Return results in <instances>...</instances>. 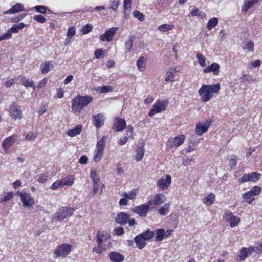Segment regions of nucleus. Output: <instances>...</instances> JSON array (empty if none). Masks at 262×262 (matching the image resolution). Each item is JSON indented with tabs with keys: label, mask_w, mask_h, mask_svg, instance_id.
Here are the masks:
<instances>
[{
	"label": "nucleus",
	"mask_w": 262,
	"mask_h": 262,
	"mask_svg": "<svg viewBox=\"0 0 262 262\" xmlns=\"http://www.w3.org/2000/svg\"><path fill=\"white\" fill-rule=\"evenodd\" d=\"M220 89V84L219 83L214 85H202L199 91V94L201 96V101L204 102L209 101L212 97L213 94L218 93Z\"/></svg>",
	"instance_id": "1"
},
{
	"label": "nucleus",
	"mask_w": 262,
	"mask_h": 262,
	"mask_svg": "<svg viewBox=\"0 0 262 262\" xmlns=\"http://www.w3.org/2000/svg\"><path fill=\"white\" fill-rule=\"evenodd\" d=\"M92 100V97L89 96H77L72 100V109L80 112L84 106H87Z\"/></svg>",
	"instance_id": "2"
},
{
	"label": "nucleus",
	"mask_w": 262,
	"mask_h": 262,
	"mask_svg": "<svg viewBox=\"0 0 262 262\" xmlns=\"http://www.w3.org/2000/svg\"><path fill=\"white\" fill-rule=\"evenodd\" d=\"M72 246L68 243H63L57 246L54 252L56 257H64L70 254L72 251Z\"/></svg>",
	"instance_id": "3"
},
{
	"label": "nucleus",
	"mask_w": 262,
	"mask_h": 262,
	"mask_svg": "<svg viewBox=\"0 0 262 262\" xmlns=\"http://www.w3.org/2000/svg\"><path fill=\"white\" fill-rule=\"evenodd\" d=\"M74 211L73 208L69 206L62 207L54 215V217L58 221L73 215Z\"/></svg>",
	"instance_id": "4"
},
{
	"label": "nucleus",
	"mask_w": 262,
	"mask_h": 262,
	"mask_svg": "<svg viewBox=\"0 0 262 262\" xmlns=\"http://www.w3.org/2000/svg\"><path fill=\"white\" fill-rule=\"evenodd\" d=\"M168 104V102L166 101L163 100H159L155 103L151 109L148 113V116L149 117H152L156 113H159L164 110Z\"/></svg>",
	"instance_id": "5"
},
{
	"label": "nucleus",
	"mask_w": 262,
	"mask_h": 262,
	"mask_svg": "<svg viewBox=\"0 0 262 262\" xmlns=\"http://www.w3.org/2000/svg\"><path fill=\"white\" fill-rule=\"evenodd\" d=\"M9 114L12 119L14 120L20 119L22 117V112L19 105L16 102H13L10 106Z\"/></svg>",
	"instance_id": "6"
},
{
	"label": "nucleus",
	"mask_w": 262,
	"mask_h": 262,
	"mask_svg": "<svg viewBox=\"0 0 262 262\" xmlns=\"http://www.w3.org/2000/svg\"><path fill=\"white\" fill-rule=\"evenodd\" d=\"M166 200L165 196L162 193H158L155 195L152 200L148 201V204L150 206V209H154L158 206L164 203Z\"/></svg>",
	"instance_id": "7"
},
{
	"label": "nucleus",
	"mask_w": 262,
	"mask_h": 262,
	"mask_svg": "<svg viewBox=\"0 0 262 262\" xmlns=\"http://www.w3.org/2000/svg\"><path fill=\"white\" fill-rule=\"evenodd\" d=\"M20 197V200L25 206H31L34 204L33 198L29 193L25 191L17 192Z\"/></svg>",
	"instance_id": "8"
},
{
	"label": "nucleus",
	"mask_w": 262,
	"mask_h": 262,
	"mask_svg": "<svg viewBox=\"0 0 262 262\" xmlns=\"http://www.w3.org/2000/svg\"><path fill=\"white\" fill-rule=\"evenodd\" d=\"M185 137L184 135L170 138L168 142L167 146L170 147H177L183 144Z\"/></svg>",
	"instance_id": "9"
},
{
	"label": "nucleus",
	"mask_w": 262,
	"mask_h": 262,
	"mask_svg": "<svg viewBox=\"0 0 262 262\" xmlns=\"http://www.w3.org/2000/svg\"><path fill=\"white\" fill-rule=\"evenodd\" d=\"M150 208V205L147 202V204H144L135 207L133 209V211L137 213L141 217H145L146 216L148 210Z\"/></svg>",
	"instance_id": "10"
},
{
	"label": "nucleus",
	"mask_w": 262,
	"mask_h": 262,
	"mask_svg": "<svg viewBox=\"0 0 262 262\" xmlns=\"http://www.w3.org/2000/svg\"><path fill=\"white\" fill-rule=\"evenodd\" d=\"M225 219L229 223L231 227H235L239 222V217L235 216L233 213L229 211H226L225 213Z\"/></svg>",
	"instance_id": "11"
},
{
	"label": "nucleus",
	"mask_w": 262,
	"mask_h": 262,
	"mask_svg": "<svg viewBox=\"0 0 262 262\" xmlns=\"http://www.w3.org/2000/svg\"><path fill=\"white\" fill-rule=\"evenodd\" d=\"M17 139L16 135H13L5 139L2 142V146L4 151L7 152L11 146H12Z\"/></svg>",
	"instance_id": "12"
},
{
	"label": "nucleus",
	"mask_w": 262,
	"mask_h": 262,
	"mask_svg": "<svg viewBox=\"0 0 262 262\" xmlns=\"http://www.w3.org/2000/svg\"><path fill=\"white\" fill-rule=\"evenodd\" d=\"M118 29L117 27H112L107 30L103 34L100 36V40L102 41H104V40L107 41H111Z\"/></svg>",
	"instance_id": "13"
},
{
	"label": "nucleus",
	"mask_w": 262,
	"mask_h": 262,
	"mask_svg": "<svg viewBox=\"0 0 262 262\" xmlns=\"http://www.w3.org/2000/svg\"><path fill=\"white\" fill-rule=\"evenodd\" d=\"M126 127V122L124 119L116 117L113 128L117 132L123 130Z\"/></svg>",
	"instance_id": "14"
},
{
	"label": "nucleus",
	"mask_w": 262,
	"mask_h": 262,
	"mask_svg": "<svg viewBox=\"0 0 262 262\" xmlns=\"http://www.w3.org/2000/svg\"><path fill=\"white\" fill-rule=\"evenodd\" d=\"M210 122L206 123L205 124H202L201 123L197 124L195 126V134L199 136L202 135L207 131Z\"/></svg>",
	"instance_id": "15"
},
{
	"label": "nucleus",
	"mask_w": 262,
	"mask_h": 262,
	"mask_svg": "<svg viewBox=\"0 0 262 262\" xmlns=\"http://www.w3.org/2000/svg\"><path fill=\"white\" fill-rule=\"evenodd\" d=\"M93 123L97 128L101 127L104 124V115L102 113H99L93 117Z\"/></svg>",
	"instance_id": "16"
},
{
	"label": "nucleus",
	"mask_w": 262,
	"mask_h": 262,
	"mask_svg": "<svg viewBox=\"0 0 262 262\" xmlns=\"http://www.w3.org/2000/svg\"><path fill=\"white\" fill-rule=\"evenodd\" d=\"M129 218V215L125 212L119 213L115 217L116 222L120 225H125Z\"/></svg>",
	"instance_id": "17"
},
{
	"label": "nucleus",
	"mask_w": 262,
	"mask_h": 262,
	"mask_svg": "<svg viewBox=\"0 0 262 262\" xmlns=\"http://www.w3.org/2000/svg\"><path fill=\"white\" fill-rule=\"evenodd\" d=\"M171 177L167 174L166 176L165 179H161L158 182V185L163 190L167 189L170 184Z\"/></svg>",
	"instance_id": "18"
},
{
	"label": "nucleus",
	"mask_w": 262,
	"mask_h": 262,
	"mask_svg": "<svg viewBox=\"0 0 262 262\" xmlns=\"http://www.w3.org/2000/svg\"><path fill=\"white\" fill-rule=\"evenodd\" d=\"M98 244L100 245H102L103 241H106L110 238V235L106 232H101L99 231L97 233Z\"/></svg>",
	"instance_id": "19"
},
{
	"label": "nucleus",
	"mask_w": 262,
	"mask_h": 262,
	"mask_svg": "<svg viewBox=\"0 0 262 262\" xmlns=\"http://www.w3.org/2000/svg\"><path fill=\"white\" fill-rule=\"evenodd\" d=\"M111 260L113 262H122L124 258V256L117 252H111L108 255Z\"/></svg>",
	"instance_id": "20"
},
{
	"label": "nucleus",
	"mask_w": 262,
	"mask_h": 262,
	"mask_svg": "<svg viewBox=\"0 0 262 262\" xmlns=\"http://www.w3.org/2000/svg\"><path fill=\"white\" fill-rule=\"evenodd\" d=\"M253 249L251 248H243L238 252V260H243L248 255L249 253H251Z\"/></svg>",
	"instance_id": "21"
},
{
	"label": "nucleus",
	"mask_w": 262,
	"mask_h": 262,
	"mask_svg": "<svg viewBox=\"0 0 262 262\" xmlns=\"http://www.w3.org/2000/svg\"><path fill=\"white\" fill-rule=\"evenodd\" d=\"M25 8L23 5L20 3H17L10 9L5 12V14H14L24 11Z\"/></svg>",
	"instance_id": "22"
},
{
	"label": "nucleus",
	"mask_w": 262,
	"mask_h": 262,
	"mask_svg": "<svg viewBox=\"0 0 262 262\" xmlns=\"http://www.w3.org/2000/svg\"><path fill=\"white\" fill-rule=\"evenodd\" d=\"M220 66L217 63H213L210 66H208L203 70V72L209 73L210 72H213L214 75H217L219 73Z\"/></svg>",
	"instance_id": "23"
},
{
	"label": "nucleus",
	"mask_w": 262,
	"mask_h": 262,
	"mask_svg": "<svg viewBox=\"0 0 262 262\" xmlns=\"http://www.w3.org/2000/svg\"><path fill=\"white\" fill-rule=\"evenodd\" d=\"M135 242L139 249H142L146 244V241L141 235H138L135 238Z\"/></svg>",
	"instance_id": "24"
},
{
	"label": "nucleus",
	"mask_w": 262,
	"mask_h": 262,
	"mask_svg": "<svg viewBox=\"0 0 262 262\" xmlns=\"http://www.w3.org/2000/svg\"><path fill=\"white\" fill-rule=\"evenodd\" d=\"M21 83L27 88L31 87L34 90H35V85L34 84L33 81L30 78H26V77H23L21 80Z\"/></svg>",
	"instance_id": "25"
},
{
	"label": "nucleus",
	"mask_w": 262,
	"mask_h": 262,
	"mask_svg": "<svg viewBox=\"0 0 262 262\" xmlns=\"http://www.w3.org/2000/svg\"><path fill=\"white\" fill-rule=\"evenodd\" d=\"M136 39L134 35H130L128 40L125 42V52L129 53L130 52L131 49L133 45V42Z\"/></svg>",
	"instance_id": "26"
},
{
	"label": "nucleus",
	"mask_w": 262,
	"mask_h": 262,
	"mask_svg": "<svg viewBox=\"0 0 262 262\" xmlns=\"http://www.w3.org/2000/svg\"><path fill=\"white\" fill-rule=\"evenodd\" d=\"M82 130V126L78 125L74 128L70 129L67 132V135L70 137H75L80 134Z\"/></svg>",
	"instance_id": "27"
},
{
	"label": "nucleus",
	"mask_w": 262,
	"mask_h": 262,
	"mask_svg": "<svg viewBox=\"0 0 262 262\" xmlns=\"http://www.w3.org/2000/svg\"><path fill=\"white\" fill-rule=\"evenodd\" d=\"M258 0H251L245 1L244 5L242 6V11L247 12V10L252 7L254 4L257 3Z\"/></svg>",
	"instance_id": "28"
},
{
	"label": "nucleus",
	"mask_w": 262,
	"mask_h": 262,
	"mask_svg": "<svg viewBox=\"0 0 262 262\" xmlns=\"http://www.w3.org/2000/svg\"><path fill=\"white\" fill-rule=\"evenodd\" d=\"M242 197L245 200V201L248 204H251L255 199L253 194L252 193V191H248L243 194Z\"/></svg>",
	"instance_id": "29"
},
{
	"label": "nucleus",
	"mask_w": 262,
	"mask_h": 262,
	"mask_svg": "<svg viewBox=\"0 0 262 262\" xmlns=\"http://www.w3.org/2000/svg\"><path fill=\"white\" fill-rule=\"evenodd\" d=\"M52 67L51 61H46L40 66L41 73L43 74H47L50 70L51 67Z\"/></svg>",
	"instance_id": "30"
},
{
	"label": "nucleus",
	"mask_w": 262,
	"mask_h": 262,
	"mask_svg": "<svg viewBox=\"0 0 262 262\" xmlns=\"http://www.w3.org/2000/svg\"><path fill=\"white\" fill-rule=\"evenodd\" d=\"M155 234V233L154 231H150L149 229H148L140 235H141L144 238V239L147 241L151 239L154 237Z\"/></svg>",
	"instance_id": "31"
},
{
	"label": "nucleus",
	"mask_w": 262,
	"mask_h": 262,
	"mask_svg": "<svg viewBox=\"0 0 262 262\" xmlns=\"http://www.w3.org/2000/svg\"><path fill=\"white\" fill-rule=\"evenodd\" d=\"M13 195L14 194L12 192H4V194L0 195V203L11 200Z\"/></svg>",
	"instance_id": "32"
},
{
	"label": "nucleus",
	"mask_w": 262,
	"mask_h": 262,
	"mask_svg": "<svg viewBox=\"0 0 262 262\" xmlns=\"http://www.w3.org/2000/svg\"><path fill=\"white\" fill-rule=\"evenodd\" d=\"M146 60V58L143 56L140 57L138 59L137 61V66L140 71H142L145 69Z\"/></svg>",
	"instance_id": "33"
},
{
	"label": "nucleus",
	"mask_w": 262,
	"mask_h": 262,
	"mask_svg": "<svg viewBox=\"0 0 262 262\" xmlns=\"http://www.w3.org/2000/svg\"><path fill=\"white\" fill-rule=\"evenodd\" d=\"M62 185L71 186L74 182L72 176H67L64 179H61Z\"/></svg>",
	"instance_id": "34"
},
{
	"label": "nucleus",
	"mask_w": 262,
	"mask_h": 262,
	"mask_svg": "<svg viewBox=\"0 0 262 262\" xmlns=\"http://www.w3.org/2000/svg\"><path fill=\"white\" fill-rule=\"evenodd\" d=\"M155 231L156 234L155 241L157 242L162 241L165 234L164 230L163 229H159L155 230Z\"/></svg>",
	"instance_id": "35"
},
{
	"label": "nucleus",
	"mask_w": 262,
	"mask_h": 262,
	"mask_svg": "<svg viewBox=\"0 0 262 262\" xmlns=\"http://www.w3.org/2000/svg\"><path fill=\"white\" fill-rule=\"evenodd\" d=\"M174 28V26L173 25L169 24H163L159 26L158 30L162 32H165L169 30H171Z\"/></svg>",
	"instance_id": "36"
},
{
	"label": "nucleus",
	"mask_w": 262,
	"mask_h": 262,
	"mask_svg": "<svg viewBox=\"0 0 262 262\" xmlns=\"http://www.w3.org/2000/svg\"><path fill=\"white\" fill-rule=\"evenodd\" d=\"M170 203L165 204L164 206L158 210L159 213L162 215H165L170 211Z\"/></svg>",
	"instance_id": "37"
},
{
	"label": "nucleus",
	"mask_w": 262,
	"mask_h": 262,
	"mask_svg": "<svg viewBox=\"0 0 262 262\" xmlns=\"http://www.w3.org/2000/svg\"><path fill=\"white\" fill-rule=\"evenodd\" d=\"M106 137L103 136L97 143L96 148L97 149L104 150L105 146V141Z\"/></svg>",
	"instance_id": "38"
},
{
	"label": "nucleus",
	"mask_w": 262,
	"mask_h": 262,
	"mask_svg": "<svg viewBox=\"0 0 262 262\" xmlns=\"http://www.w3.org/2000/svg\"><path fill=\"white\" fill-rule=\"evenodd\" d=\"M137 189H133V190L128 192V193L124 192L123 196L124 198H126L130 200H133L135 198V197L137 195Z\"/></svg>",
	"instance_id": "39"
},
{
	"label": "nucleus",
	"mask_w": 262,
	"mask_h": 262,
	"mask_svg": "<svg viewBox=\"0 0 262 262\" xmlns=\"http://www.w3.org/2000/svg\"><path fill=\"white\" fill-rule=\"evenodd\" d=\"M218 23V19L216 17H213L211 19H210L207 24V28L210 30L217 24Z\"/></svg>",
	"instance_id": "40"
},
{
	"label": "nucleus",
	"mask_w": 262,
	"mask_h": 262,
	"mask_svg": "<svg viewBox=\"0 0 262 262\" xmlns=\"http://www.w3.org/2000/svg\"><path fill=\"white\" fill-rule=\"evenodd\" d=\"M144 149L142 148H137L136 149V155L135 159L137 161H140L142 160L144 156Z\"/></svg>",
	"instance_id": "41"
},
{
	"label": "nucleus",
	"mask_w": 262,
	"mask_h": 262,
	"mask_svg": "<svg viewBox=\"0 0 262 262\" xmlns=\"http://www.w3.org/2000/svg\"><path fill=\"white\" fill-rule=\"evenodd\" d=\"M215 195L213 193H210L204 200V203L207 205H211L214 201Z\"/></svg>",
	"instance_id": "42"
},
{
	"label": "nucleus",
	"mask_w": 262,
	"mask_h": 262,
	"mask_svg": "<svg viewBox=\"0 0 262 262\" xmlns=\"http://www.w3.org/2000/svg\"><path fill=\"white\" fill-rule=\"evenodd\" d=\"M196 57L200 66L202 67H205L206 63L204 56L201 53H198Z\"/></svg>",
	"instance_id": "43"
},
{
	"label": "nucleus",
	"mask_w": 262,
	"mask_h": 262,
	"mask_svg": "<svg viewBox=\"0 0 262 262\" xmlns=\"http://www.w3.org/2000/svg\"><path fill=\"white\" fill-rule=\"evenodd\" d=\"M37 12L45 14L47 12V7L45 6L37 5L32 8Z\"/></svg>",
	"instance_id": "44"
},
{
	"label": "nucleus",
	"mask_w": 262,
	"mask_h": 262,
	"mask_svg": "<svg viewBox=\"0 0 262 262\" xmlns=\"http://www.w3.org/2000/svg\"><path fill=\"white\" fill-rule=\"evenodd\" d=\"M90 177L92 179L94 184L99 183L100 178L97 176V172L95 170H91Z\"/></svg>",
	"instance_id": "45"
},
{
	"label": "nucleus",
	"mask_w": 262,
	"mask_h": 262,
	"mask_svg": "<svg viewBox=\"0 0 262 262\" xmlns=\"http://www.w3.org/2000/svg\"><path fill=\"white\" fill-rule=\"evenodd\" d=\"M229 166L232 170L235 169L236 166V157L235 156H231V158L229 160Z\"/></svg>",
	"instance_id": "46"
},
{
	"label": "nucleus",
	"mask_w": 262,
	"mask_h": 262,
	"mask_svg": "<svg viewBox=\"0 0 262 262\" xmlns=\"http://www.w3.org/2000/svg\"><path fill=\"white\" fill-rule=\"evenodd\" d=\"M190 14L193 16H199L203 17L204 16L203 12H199V10L196 8H193L190 11Z\"/></svg>",
	"instance_id": "47"
},
{
	"label": "nucleus",
	"mask_w": 262,
	"mask_h": 262,
	"mask_svg": "<svg viewBox=\"0 0 262 262\" xmlns=\"http://www.w3.org/2000/svg\"><path fill=\"white\" fill-rule=\"evenodd\" d=\"M174 77V74L172 73L168 70V71L166 73V76L165 80L166 81H173Z\"/></svg>",
	"instance_id": "48"
},
{
	"label": "nucleus",
	"mask_w": 262,
	"mask_h": 262,
	"mask_svg": "<svg viewBox=\"0 0 262 262\" xmlns=\"http://www.w3.org/2000/svg\"><path fill=\"white\" fill-rule=\"evenodd\" d=\"M103 150L97 149V152L96 155L94 156V161L95 162H98L100 161L103 156Z\"/></svg>",
	"instance_id": "49"
},
{
	"label": "nucleus",
	"mask_w": 262,
	"mask_h": 262,
	"mask_svg": "<svg viewBox=\"0 0 262 262\" xmlns=\"http://www.w3.org/2000/svg\"><path fill=\"white\" fill-rule=\"evenodd\" d=\"M12 37V33L10 29H9L7 32L5 33H4L2 35L0 36V41L3 40H7L11 38Z\"/></svg>",
	"instance_id": "50"
},
{
	"label": "nucleus",
	"mask_w": 262,
	"mask_h": 262,
	"mask_svg": "<svg viewBox=\"0 0 262 262\" xmlns=\"http://www.w3.org/2000/svg\"><path fill=\"white\" fill-rule=\"evenodd\" d=\"M244 49L250 51H253L254 50L253 42L251 40L247 41L245 45Z\"/></svg>",
	"instance_id": "51"
},
{
	"label": "nucleus",
	"mask_w": 262,
	"mask_h": 262,
	"mask_svg": "<svg viewBox=\"0 0 262 262\" xmlns=\"http://www.w3.org/2000/svg\"><path fill=\"white\" fill-rule=\"evenodd\" d=\"M93 27L91 25L86 24L84 25L82 29V33L86 34L92 30Z\"/></svg>",
	"instance_id": "52"
},
{
	"label": "nucleus",
	"mask_w": 262,
	"mask_h": 262,
	"mask_svg": "<svg viewBox=\"0 0 262 262\" xmlns=\"http://www.w3.org/2000/svg\"><path fill=\"white\" fill-rule=\"evenodd\" d=\"M112 88L110 85L103 86L101 87H99L98 90L100 91L101 93H107L108 92H111L112 91Z\"/></svg>",
	"instance_id": "53"
},
{
	"label": "nucleus",
	"mask_w": 262,
	"mask_h": 262,
	"mask_svg": "<svg viewBox=\"0 0 262 262\" xmlns=\"http://www.w3.org/2000/svg\"><path fill=\"white\" fill-rule=\"evenodd\" d=\"M33 19L38 23L43 24L46 22V19L41 15H37L34 16Z\"/></svg>",
	"instance_id": "54"
},
{
	"label": "nucleus",
	"mask_w": 262,
	"mask_h": 262,
	"mask_svg": "<svg viewBox=\"0 0 262 262\" xmlns=\"http://www.w3.org/2000/svg\"><path fill=\"white\" fill-rule=\"evenodd\" d=\"M37 136V134L33 133L32 132H29L27 135L26 136V140L33 141L34 140Z\"/></svg>",
	"instance_id": "55"
},
{
	"label": "nucleus",
	"mask_w": 262,
	"mask_h": 262,
	"mask_svg": "<svg viewBox=\"0 0 262 262\" xmlns=\"http://www.w3.org/2000/svg\"><path fill=\"white\" fill-rule=\"evenodd\" d=\"M251 182H256V181L260 179V174L259 173L253 172L251 173Z\"/></svg>",
	"instance_id": "56"
},
{
	"label": "nucleus",
	"mask_w": 262,
	"mask_h": 262,
	"mask_svg": "<svg viewBox=\"0 0 262 262\" xmlns=\"http://www.w3.org/2000/svg\"><path fill=\"white\" fill-rule=\"evenodd\" d=\"M111 8L113 10L116 11L119 5V0H111Z\"/></svg>",
	"instance_id": "57"
},
{
	"label": "nucleus",
	"mask_w": 262,
	"mask_h": 262,
	"mask_svg": "<svg viewBox=\"0 0 262 262\" xmlns=\"http://www.w3.org/2000/svg\"><path fill=\"white\" fill-rule=\"evenodd\" d=\"M62 186L61 180L56 181L52 185L51 188L53 190H56Z\"/></svg>",
	"instance_id": "58"
},
{
	"label": "nucleus",
	"mask_w": 262,
	"mask_h": 262,
	"mask_svg": "<svg viewBox=\"0 0 262 262\" xmlns=\"http://www.w3.org/2000/svg\"><path fill=\"white\" fill-rule=\"evenodd\" d=\"M134 16L137 18L139 20L142 21L144 19V15L138 11H135L134 12Z\"/></svg>",
	"instance_id": "59"
},
{
	"label": "nucleus",
	"mask_w": 262,
	"mask_h": 262,
	"mask_svg": "<svg viewBox=\"0 0 262 262\" xmlns=\"http://www.w3.org/2000/svg\"><path fill=\"white\" fill-rule=\"evenodd\" d=\"M75 34V28L74 27H71L69 28L67 36L69 37H71L73 36Z\"/></svg>",
	"instance_id": "60"
},
{
	"label": "nucleus",
	"mask_w": 262,
	"mask_h": 262,
	"mask_svg": "<svg viewBox=\"0 0 262 262\" xmlns=\"http://www.w3.org/2000/svg\"><path fill=\"white\" fill-rule=\"evenodd\" d=\"M261 190V188L257 186H255L250 191H252V193L253 194L254 196L258 194Z\"/></svg>",
	"instance_id": "61"
},
{
	"label": "nucleus",
	"mask_w": 262,
	"mask_h": 262,
	"mask_svg": "<svg viewBox=\"0 0 262 262\" xmlns=\"http://www.w3.org/2000/svg\"><path fill=\"white\" fill-rule=\"evenodd\" d=\"M243 82H245L246 81H250L252 79V77L250 75H247L246 74H243L241 78Z\"/></svg>",
	"instance_id": "62"
},
{
	"label": "nucleus",
	"mask_w": 262,
	"mask_h": 262,
	"mask_svg": "<svg viewBox=\"0 0 262 262\" xmlns=\"http://www.w3.org/2000/svg\"><path fill=\"white\" fill-rule=\"evenodd\" d=\"M195 143L193 141H191L188 143V147L186 149L187 152H191L194 150Z\"/></svg>",
	"instance_id": "63"
},
{
	"label": "nucleus",
	"mask_w": 262,
	"mask_h": 262,
	"mask_svg": "<svg viewBox=\"0 0 262 262\" xmlns=\"http://www.w3.org/2000/svg\"><path fill=\"white\" fill-rule=\"evenodd\" d=\"M14 83V80L13 79H10L7 80L4 84V85L7 88H10L12 84Z\"/></svg>",
	"instance_id": "64"
}]
</instances>
